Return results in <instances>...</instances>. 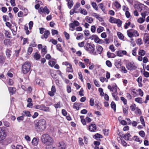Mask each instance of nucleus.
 I'll return each mask as SVG.
<instances>
[{"instance_id": "nucleus-1", "label": "nucleus", "mask_w": 149, "mask_h": 149, "mask_svg": "<svg viewBox=\"0 0 149 149\" xmlns=\"http://www.w3.org/2000/svg\"><path fill=\"white\" fill-rule=\"evenodd\" d=\"M35 127L36 129L42 132L44 130L46 127L45 120L44 119H40L36 120L35 122Z\"/></svg>"}, {"instance_id": "nucleus-2", "label": "nucleus", "mask_w": 149, "mask_h": 149, "mask_svg": "<svg viewBox=\"0 0 149 149\" xmlns=\"http://www.w3.org/2000/svg\"><path fill=\"white\" fill-rule=\"evenodd\" d=\"M41 140L42 142L47 146H50L54 143L52 138L47 134H43L41 136Z\"/></svg>"}, {"instance_id": "nucleus-3", "label": "nucleus", "mask_w": 149, "mask_h": 149, "mask_svg": "<svg viewBox=\"0 0 149 149\" xmlns=\"http://www.w3.org/2000/svg\"><path fill=\"white\" fill-rule=\"evenodd\" d=\"M85 49L91 54L95 56L97 54V52H94L95 45L91 43H87L84 46Z\"/></svg>"}, {"instance_id": "nucleus-4", "label": "nucleus", "mask_w": 149, "mask_h": 149, "mask_svg": "<svg viewBox=\"0 0 149 149\" xmlns=\"http://www.w3.org/2000/svg\"><path fill=\"white\" fill-rule=\"evenodd\" d=\"M31 64L29 62H26L22 66V71L24 74L27 73L30 70Z\"/></svg>"}, {"instance_id": "nucleus-5", "label": "nucleus", "mask_w": 149, "mask_h": 149, "mask_svg": "<svg viewBox=\"0 0 149 149\" xmlns=\"http://www.w3.org/2000/svg\"><path fill=\"white\" fill-rule=\"evenodd\" d=\"M126 68L129 70H135L137 68V66L134 62H129L127 64Z\"/></svg>"}, {"instance_id": "nucleus-6", "label": "nucleus", "mask_w": 149, "mask_h": 149, "mask_svg": "<svg viewBox=\"0 0 149 149\" xmlns=\"http://www.w3.org/2000/svg\"><path fill=\"white\" fill-rule=\"evenodd\" d=\"M35 108L36 109L42 110L48 112L49 111V107H46L43 104H41V105H36L35 106Z\"/></svg>"}, {"instance_id": "nucleus-7", "label": "nucleus", "mask_w": 149, "mask_h": 149, "mask_svg": "<svg viewBox=\"0 0 149 149\" xmlns=\"http://www.w3.org/2000/svg\"><path fill=\"white\" fill-rule=\"evenodd\" d=\"M141 15L142 17H145L146 16L149 15V9L146 6H144V10L141 12Z\"/></svg>"}, {"instance_id": "nucleus-8", "label": "nucleus", "mask_w": 149, "mask_h": 149, "mask_svg": "<svg viewBox=\"0 0 149 149\" xmlns=\"http://www.w3.org/2000/svg\"><path fill=\"white\" fill-rule=\"evenodd\" d=\"M6 136V133L5 130L0 128V141L4 139Z\"/></svg>"}, {"instance_id": "nucleus-9", "label": "nucleus", "mask_w": 149, "mask_h": 149, "mask_svg": "<svg viewBox=\"0 0 149 149\" xmlns=\"http://www.w3.org/2000/svg\"><path fill=\"white\" fill-rule=\"evenodd\" d=\"M79 24V23L76 20H74L73 23H71L69 24V27L72 28L71 30L72 31H73L75 28V26H78Z\"/></svg>"}, {"instance_id": "nucleus-10", "label": "nucleus", "mask_w": 149, "mask_h": 149, "mask_svg": "<svg viewBox=\"0 0 149 149\" xmlns=\"http://www.w3.org/2000/svg\"><path fill=\"white\" fill-rule=\"evenodd\" d=\"M143 40L146 45L148 46L149 45V34H144Z\"/></svg>"}, {"instance_id": "nucleus-11", "label": "nucleus", "mask_w": 149, "mask_h": 149, "mask_svg": "<svg viewBox=\"0 0 149 149\" xmlns=\"http://www.w3.org/2000/svg\"><path fill=\"white\" fill-rule=\"evenodd\" d=\"M57 146L59 149H65L66 147V145L63 142H61L57 144Z\"/></svg>"}, {"instance_id": "nucleus-12", "label": "nucleus", "mask_w": 149, "mask_h": 149, "mask_svg": "<svg viewBox=\"0 0 149 149\" xmlns=\"http://www.w3.org/2000/svg\"><path fill=\"white\" fill-rule=\"evenodd\" d=\"M88 129L91 132H95L97 129L96 125L95 124H91L89 126Z\"/></svg>"}, {"instance_id": "nucleus-13", "label": "nucleus", "mask_w": 149, "mask_h": 149, "mask_svg": "<svg viewBox=\"0 0 149 149\" xmlns=\"http://www.w3.org/2000/svg\"><path fill=\"white\" fill-rule=\"evenodd\" d=\"M121 61L120 59L115 60V65L117 68H119L121 67Z\"/></svg>"}, {"instance_id": "nucleus-14", "label": "nucleus", "mask_w": 149, "mask_h": 149, "mask_svg": "<svg viewBox=\"0 0 149 149\" xmlns=\"http://www.w3.org/2000/svg\"><path fill=\"white\" fill-rule=\"evenodd\" d=\"M50 34V33L49 30H46L44 32V33L43 35V36H42L41 37V38L42 39H43L44 38L47 39L48 37Z\"/></svg>"}, {"instance_id": "nucleus-15", "label": "nucleus", "mask_w": 149, "mask_h": 149, "mask_svg": "<svg viewBox=\"0 0 149 149\" xmlns=\"http://www.w3.org/2000/svg\"><path fill=\"white\" fill-rule=\"evenodd\" d=\"M142 77L141 76H140L136 80L138 83L139 86L140 87H142L143 86L142 84Z\"/></svg>"}, {"instance_id": "nucleus-16", "label": "nucleus", "mask_w": 149, "mask_h": 149, "mask_svg": "<svg viewBox=\"0 0 149 149\" xmlns=\"http://www.w3.org/2000/svg\"><path fill=\"white\" fill-rule=\"evenodd\" d=\"M82 104L81 103L75 102L74 104L73 108L76 109L77 110H78L79 109V106Z\"/></svg>"}, {"instance_id": "nucleus-17", "label": "nucleus", "mask_w": 149, "mask_h": 149, "mask_svg": "<svg viewBox=\"0 0 149 149\" xmlns=\"http://www.w3.org/2000/svg\"><path fill=\"white\" fill-rule=\"evenodd\" d=\"M96 49L97 50V53L101 54L103 50L102 47L100 45H98L96 46Z\"/></svg>"}, {"instance_id": "nucleus-18", "label": "nucleus", "mask_w": 149, "mask_h": 149, "mask_svg": "<svg viewBox=\"0 0 149 149\" xmlns=\"http://www.w3.org/2000/svg\"><path fill=\"white\" fill-rule=\"evenodd\" d=\"M38 143V138H34L32 141V144L34 146H37Z\"/></svg>"}, {"instance_id": "nucleus-19", "label": "nucleus", "mask_w": 149, "mask_h": 149, "mask_svg": "<svg viewBox=\"0 0 149 149\" xmlns=\"http://www.w3.org/2000/svg\"><path fill=\"white\" fill-rule=\"evenodd\" d=\"M66 1L68 2V6L69 9H71L73 6V2L72 0H66Z\"/></svg>"}, {"instance_id": "nucleus-20", "label": "nucleus", "mask_w": 149, "mask_h": 149, "mask_svg": "<svg viewBox=\"0 0 149 149\" xmlns=\"http://www.w3.org/2000/svg\"><path fill=\"white\" fill-rule=\"evenodd\" d=\"M144 6H145L142 4H139L137 6L138 10L141 12L144 10Z\"/></svg>"}, {"instance_id": "nucleus-21", "label": "nucleus", "mask_w": 149, "mask_h": 149, "mask_svg": "<svg viewBox=\"0 0 149 149\" xmlns=\"http://www.w3.org/2000/svg\"><path fill=\"white\" fill-rule=\"evenodd\" d=\"M133 36L137 37L139 36V34L138 31L133 29H130Z\"/></svg>"}, {"instance_id": "nucleus-22", "label": "nucleus", "mask_w": 149, "mask_h": 149, "mask_svg": "<svg viewBox=\"0 0 149 149\" xmlns=\"http://www.w3.org/2000/svg\"><path fill=\"white\" fill-rule=\"evenodd\" d=\"M107 55L109 58H114L116 56L114 54L111 53L109 52H107Z\"/></svg>"}, {"instance_id": "nucleus-23", "label": "nucleus", "mask_w": 149, "mask_h": 149, "mask_svg": "<svg viewBox=\"0 0 149 149\" xmlns=\"http://www.w3.org/2000/svg\"><path fill=\"white\" fill-rule=\"evenodd\" d=\"M8 90L10 93L11 95H13L15 93L16 91V89L15 88L13 87H9Z\"/></svg>"}, {"instance_id": "nucleus-24", "label": "nucleus", "mask_w": 149, "mask_h": 149, "mask_svg": "<svg viewBox=\"0 0 149 149\" xmlns=\"http://www.w3.org/2000/svg\"><path fill=\"white\" fill-rule=\"evenodd\" d=\"M85 19L86 21L89 23H91L93 22V19L91 17L86 16V17Z\"/></svg>"}, {"instance_id": "nucleus-25", "label": "nucleus", "mask_w": 149, "mask_h": 149, "mask_svg": "<svg viewBox=\"0 0 149 149\" xmlns=\"http://www.w3.org/2000/svg\"><path fill=\"white\" fill-rule=\"evenodd\" d=\"M123 137L125 140H129V138L131 137V135L130 133H127V134H125V135L123 134Z\"/></svg>"}, {"instance_id": "nucleus-26", "label": "nucleus", "mask_w": 149, "mask_h": 149, "mask_svg": "<svg viewBox=\"0 0 149 149\" xmlns=\"http://www.w3.org/2000/svg\"><path fill=\"white\" fill-rule=\"evenodd\" d=\"M12 52L10 49H7L6 51V55L7 57L9 58L11 55Z\"/></svg>"}, {"instance_id": "nucleus-27", "label": "nucleus", "mask_w": 149, "mask_h": 149, "mask_svg": "<svg viewBox=\"0 0 149 149\" xmlns=\"http://www.w3.org/2000/svg\"><path fill=\"white\" fill-rule=\"evenodd\" d=\"M66 71L68 72H73V70L71 65H70L69 67H67Z\"/></svg>"}, {"instance_id": "nucleus-28", "label": "nucleus", "mask_w": 149, "mask_h": 149, "mask_svg": "<svg viewBox=\"0 0 149 149\" xmlns=\"http://www.w3.org/2000/svg\"><path fill=\"white\" fill-rule=\"evenodd\" d=\"M114 5L117 9H119L121 8V6L120 4L117 1H116L114 3Z\"/></svg>"}, {"instance_id": "nucleus-29", "label": "nucleus", "mask_w": 149, "mask_h": 149, "mask_svg": "<svg viewBox=\"0 0 149 149\" xmlns=\"http://www.w3.org/2000/svg\"><path fill=\"white\" fill-rule=\"evenodd\" d=\"M133 139L136 141L139 142L140 143L142 142V140H140L139 137L137 136H134L133 137Z\"/></svg>"}, {"instance_id": "nucleus-30", "label": "nucleus", "mask_w": 149, "mask_h": 149, "mask_svg": "<svg viewBox=\"0 0 149 149\" xmlns=\"http://www.w3.org/2000/svg\"><path fill=\"white\" fill-rule=\"evenodd\" d=\"M145 20V18L142 17L139 18L137 20V22L140 24L143 23Z\"/></svg>"}, {"instance_id": "nucleus-31", "label": "nucleus", "mask_w": 149, "mask_h": 149, "mask_svg": "<svg viewBox=\"0 0 149 149\" xmlns=\"http://www.w3.org/2000/svg\"><path fill=\"white\" fill-rule=\"evenodd\" d=\"M24 113H23L24 115V116H26L27 117H30L31 116V115L30 113V111H23Z\"/></svg>"}, {"instance_id": "nucleus-32", "label": "nucleus", "mask_w": 149, "mask_h": 149, "mask_svg": "<svg viewBox=\"0 0 149 149\" xmlns=\"http://www.w3.org/2000/svg\"><path fill=\"white\" fill-rule=\"evenodd\" d=\"M117 35L118 38L120 40H123L124 38V36L122 33L120 32H117Z\"/></svg>"}, {"instance_id": "nucleus-33", "label": "nucleus", "mask_w": 149, "mask_h": 149, "mask_svg": "<svg viewBox=\"0 0 149 149\" xmlns=\"http://www.w3.org/2000/svg\"><path fill=\"white\" fill-rule=\"evenodd\" d=\"M117 19L111 17L110 18L109 21L111 23H116Z\"/></svg>"}, {"instance_id": "nucleus-34", "label": "nucleus", "mask_w": 149, "mask_h": 149, "mask_svg": "<svg viewBox=\"0 0 149 149\" xmlns=\"http://www.w3.org/2000/svg\"><path fill=\"white\" fill-rule=\"evenodd\" d=\"M104 28L103 27L99 26L98 28L97 29V32L100 33L103 31Z\"/></svg>"}, {"instance_id": "nucleus-35", "label": "nucleus", "mask_w": 149, "mask_h": 149, "mask_svg": "<svg viewBox=\"0 0 149 149\" xmlns=\"http://www.w3.org/2000/svg\"><path fill=\"white\" fill-rule=\"evenodd\" d=\"M13 29H12V31L14 35H15L16 34V31H17V27L16 26H13Z\"/></svg>"}, {"instance_id": "nucleus-36", "label": "nucleus", "mask_w": 149, "mask_h": 149, "mask_svg": "<svg viewBox=\"0 0 149 149\" xmlns=\"http://www.w3.org/2000/svg\"><path fill=\"white\" fill-rule=\"evenodd\" d=\"M84 116H80V118L81 119V121L83 125H85L86 124V120L84 118Z\"/></svg>"}, {"instance_id": "nucleus-37", "label": "nucleus", "mask_w": 149, "mask_h": 149, "mask_svg": "<svg viewBox=\"0 0 149 149\" xmlns=\"http://www.w3.org/2000/svg\"><path fill=\"white\" fill-rule=\"evenodd\" d=\"M56 49L58 50L61 52H63V50L61 45L60 44H58L56 45Z\"/></svg>"}, {"instance_id": "nucleus-38", "label": "nucleus", "mask_w": 149, "mask_h": 149, "mask_svg": "<svg viewBox=\"0 0 149 149\" xmlns=\"http://www.w3.org/2000/svg\"><path fill=\"white\" fill-rule=\"evenodd\" d=\"M91 5L93 8L96 10H98V7L96 3L94 2H93L91 3Z\"/></svg>"}, {"instance_id": "nucleus-39", "label": "nucleus", "mask_w": 149, "mask_h": 149, "mask_svg": "<svg viewBox=\"0 0 149 149\" xmlns=\"http://www.w3.org/2000/svg\"><path fill=\"white\" fill-rule=\"evenodd\" d=\"M40 54H38L37 52L35 53L34 56V58L36 60H38L40 58Z\"/></svg>"}, {"instance_id": "nucleus-40", "label": "nucleus", "mask_w": 149, "mask_h": 149, "mask_svg": "<svg viewBox=\"0 0 149 149\" xmlns=\"http://www.w3.org/2000/svg\"><path fill=\"white\" fill-rule=\"evenodd\" d=\"M135 101L140 104H141L142 103V98L141 97L136 98L135 99Z\"/></svg>"}, {"instance_id": "nucleus-41", "label": "nucleus", "mask_w": 149, "mask_h": 149, "mask_svg": "<svg viewBox=\"0 0 149 149\" xmlns=\"http://www.w3.org/2000/svg\"><path fill=\"white\" fill-rule=\"evenodd\" d=\"M111 107L115 111L116 110V105L115 103L114 102H112L111 104Z\"/></svg>"}, {"instance_id": "nucleus-42", "label": "nucleus", "mask_w": 149, "mask_h": 149, "mask_svg": "<svg viewBox=\"0 0 149 149\" xmlns=\"http://www.w3.org/2000/svg\"><path fill=\"white\" fill-rule=\"evenodd\" d=\"M22 116L18 117L17 118V120L19 122H20L21 121L23 120L24 119V115L23 113H22Z\"/></svg>"}, {"instance_id": "nucleus-43", "label": "nucleus", "mask_w": 149, "mask_h": 149, "mask_svg": "<svg viewBox=\"0 0 149 149\" xmlns=\"http://www.w3.org/2000/svg\"><path fill=\"white\" fill-rule=\"evenodd\" d=\"M94 138L96 139H101L102 138V136L98 133H97L94 135Z\"/></svg>"}, {"instance_id": "nucleus-44", "label": "nucleus", "mask_w": 149, "mask_h": 149, "mask_svg": "<svg viewBox=\"0 0 149 149\" xmlns=\"http://www.w3.org/2000/svg\"><path fill=\"white\" fill-rule=\"evenodd\" d=\"M131 31L130 29L128 30L127 31V35L130 38L133 36Z\"/></svg>"}, {"instance_id": "nucleus-45", "label": "nucleus", "mask_w": 149, "mask_h": 149, "mask_svg": "<svg viewBox=\"0 0 149 149\" xmlns=\"http://www.w3.org/2000/svg\"><path fill=\"white\" fill-rule=\"evenodd\" d=\"M5 57L0 55V64H3L5 61Z\"/></svg>"}, {"instance_id": "nucleus-46", "label": "nucleus", "mask_w": 149, "mask_h": 149, "mask_svg": "<svg viewBox=\"0 0 149 149\" xmlns=\"http://www.w3.org/2000/svg\"><path fill=\"white\" fill-rule=\"evenodd\" d=\"M145 53V51L143 50H140L139 52V54L141 56H144Z\"/></svg>"}, {"instance_id": "nucleus-47", "label": "nucleus", "mask_w": 149, "mask_h": 149, "mask_svg": "<svg viewBox=\"0 0 149 149\" xmlns=\"http://www.w3.org/2000/svg\"><path fill=\"white\" fill-rule=\"evenodd\" d=\"M116 23L117 24L118 27H120L122 25V22L120 19H117Z\"/></svg>"}, {"instance_id": "nucleus-48", "label": "nucleus", "mask_w": 149, "mask_h": 149, "mask_svg": "<svg viewBox=\"0 0 149 149\" xmlns=\"http://www.w3.org/2000/svg\"><path fill=\"white\" fill-rule=\"evenodd\" d=\"M43 12L45 13H46L48 14L49 13V10L46 7H45L43 9Z\"/></svg>"}, {"instance_id": "nucleus-49", "label": "nucleus", "mask_w": 149, "mask_h": 149, "mask_svg": "<svg viewBox=\"0 0 149 149\" xmlns=\"http://www.w3.org/2000/svg\"><path fill=\"white\" fill-rule=\"evenodd\" d=\"M131 22L130 21H127L126 22L124 25V28L125 29H127L128 28V26H130Z\"/></svg>"}, {"instance_id": "nucleus-50", "label": "nucleus", "mask_w": 149, "mask_h": 149, "mask_svg": "<svg viewBox=\"0 0 149 149\" xmlns=\"http://www.w3.org/2000/svg\"><path fill=\"white\" fill-rule=\"evenodd\" d=\"M137 107H136V105L135 104L132 105L130 106V108L132 111H134L136 110Z\"/></svg>"}, {"instance_id": "nucleus-51", "label": "nucleus", "mask_w": 149, "mask_h": 149, "mask_svg": "<svg viewBox=\"0 0 149 149\" xmlns=\"http://www.w3.org/2000/svg\"><path fill=\"white\" fill-rule=\"evenodd\" d=\"M7 83L9 85H12L13 84L14 82L12 79H10L7 80Z\"/></svg>"}, {"instance_id": "nucleus-52", "label": "nucleus", "mask_w": 149, "mask_h": 149, "mask_svg": "<svg viewBox=\"0 0 149 149\" xmlns=\"http://www.w3.org/2000/svg\"><path fill=\"white\" fill-rule=\"evenodd\" d=\"M79 78L81 80L82 82L84 81V78L81 72H79L78 73Z\"/></svg>"}, {"instance_id": "nucleus-53", "label": "nucleus", "mask_w": 149, "mask_h": 149, "mask_svg": "<svg viewBox=\"0 0 149 149\" xmlns=\"http://www.w3.org/2000/svg\"><path fill=\"white\" fill-rule=\"evenodd\" d=\"M55 62L53 61H50L49 62V65L51 67H53L55 64Z\"/></svg>"}, {"instance_id": "nucleus-54", "label": "nucleus", "mask_w": 149, "mask_h": 149, "mask_svg": "<svg viewBox=\"0 0 149 149\" xmlns=\"http://www.w3.org/2000/svg\"><path fill=\"white\" fill-rule=\"evenodd\" d=\"M140 121L141 124L143 125V126H145V124L144 122V118L143 116H141L140 118Z\"/></svg>"}, {"instance_id": "nucleus-55", "label": "nucleus", "mask_w": 149, "mask_h": 149, "mask_svg": "<svg viewBox=\"0 0 149 149\" xmlns=\"http://www.w3.org/2000/svg\"><path fill=\"white\" fill-rule=\"evenodd\" d=\"M80 13L84 15H86L87 14V12L86 10L84 9H81V10Z\"/></svg>"}, {"instance_id": "nucleus-56", "label": "nucleus", "mask_w": 149, "mask_h": 149, "mask_svg": "<svg viewBox=\"0 0 149 149\" xmlns=\"http://www.w3.org/2000/svg\"><path fill=\"white\" fill-rule=\"evenodd\" d=\"M112 95L114 99L116 101H118L119 99L118 96H117V94H114L113 93H112Z\"/></svg>"}, {"instance_id": "nucleus-57", "label": "nucleus", "mask_w": 149, "mask_h": 149, "mask_svg": "<svg viewBox=\"0 0 149 149\" xmlns=\"http://www.w3.org/2000/svg\"><path fill=\"white\" fill-rule=\"evenodd\" d=\"M106 64L107 66L109 67H112V63L109 61H107L106 62Z\"/></svg>"}, {"instance_id": "nucleus-58", "label": "nucleus", "mask_w": 149, "mask_h": 149, "mask_svg": "<svg viewBox=\"0 0 149 149\" xmlns=\"http://www.w3.org/2000/svg\"><path fill=\"white\" fill-rule=\"evenodd\" d=\"M10 43V40L9 39H5L4 41V43L5 45H8Z\"/></svg>"}, {"instance_id": "nucleus-59", "label": "nucleus", "mask_w": 149, "mask_h": 149, "mask_svg": "<svg viewBox=\"0 0 149 149\" xmlns=\"http://www.w3.org/2000/svg\"><path fill=\"white\" fill-rule=\"evenodd\" d=\"M120 100L122 101L124 104L125 105L127 103V100L124 97H120Z\"/></svg>"}, {"instance_id": "nucleus-60", "label": "nucleus", "mask_w": 149, "mask_h": 149, "mask_svg": "<svg viewBox=\"0 0 149 149\" xmlns=\"http://www.w3.org/2000/svg\"><path fill=\"white\" fill-rule=\"evenodd\" d=\"M139 135L142 137H144L145 136V134L143 131H141L139 133Z\"/></svg>"}, {"instance_id": "nucleus-61", "label": "nucleus", "mask_w": 149, "mask_h": 149, "mask_svg": "<svg viewBox=\"0 0 149 149\" xmlns=\"http://www.w3.org/2000/svg\"><path fill=\"white\" fill-rule=\"evenodd\" d=\"M83 37V35L81 33H79L78 34L76 38V39L77 40H79L81 38H82Z\"/></svg>"}, {"instance_id": "nucleus-62", "label": "nucleus", "mask_w": 149, "mask_h": 149, "mask_svg": "<svg viewBox=\"0 0 149 149\" xmlns=\"http://www.w3.org/2000/svg\"><path fill=\"white\" fill-rule=\"evenodd\" d=\"M64 34L65 36V37L67 40H68L70 38V35L66 32L65 31Z\"/></svg>"}, {"instance_id": "nucleus-63", "label": "nucleus", "mask_w": 149, "mask_h": 149, "mask_svg": "<svg viewBox=\"0 0 149 149\" xmlns=\"http://www.w3.org/2000/svg\"><path fill=\"white\" fill-rule=\"evenodd\" d=\"M103 132L104 135L107 136L109 134V130L104 129L103 130Z\"/></svg>"}, {"instance_id": "nucleus-64", "label": "nucleus", "mask_w": 149, "mask_h": 149, "mask_svg": "<svg viewBox=\"0 0 149 149\" xmlns=\"http://www.w3.org/2000/svg\"><path fill=\"white\" fill-rule=\"evenodd\" d=\"M121 71L124 73H126L127 72V71L124 66H122L121 68Z\"/></svg>"}]
</instances>
